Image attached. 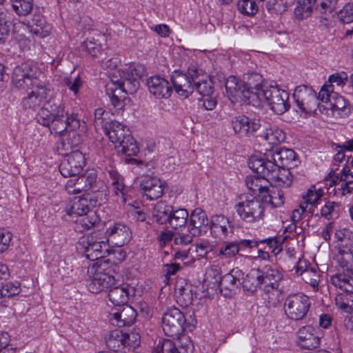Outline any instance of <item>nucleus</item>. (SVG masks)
I'll return each mask as SVG.
<instances>
[{
  "label": "nucleus",
  "instance_id": "obj_64",
  "mask_svg": "<svg viewBox=\"0 0 353 353\" xmlns=\"http://www.w3.org/2000/svg\"><path fill=\"white\" fill-rule=\"evenodd\" d=\"M339 14L343 23L353 22V2L346 3L340 10Z\"/></svg>",
  "mask_w": 353,
  "mask_h": 353
},
{
  "label": "nucleus",
  "instance_id": "obj_56",
  "mask_svg": "<svg viewBox=\"0 0 353 353\" xmlns=\"http://www.w3.org/2000/svg\"><path fill=\"white\" fill-rule=\"evenodd\" d=\"M125 340L123 341L124 347H127L129 350H135L140 345V335L138 332H132L130 333H123Z\"/></svg>",
  "mask_w": 353,
  "mask_h": 353
},
{
  "label": "nucleus",
  "instance_id": "obj_7",
  "mask_svg": "<svg viewBox=\"0 0 353 353\" xmlns=\"http://www.w3.org/2000/svg\"><path fill=\"white\" fill-rule=\"evenodd\" d=\"M311 306L310 299L303 293L291 294L285 300V313L289 319L302 321L305 319Z\"/></svg>",
  "mask_w": 353,
  "mask_h": 353
},
{
  "label": "nucleus",
  "instance_id": "obj_48",
  "mask_svg": "<svg viewBox=\"0 0 353 353\" xmlns=\"http://www.w3.org/2000/svg\"><path fill=\"white\" fill-rule=\"evenodd\" d=\"M70 211L68 213L70 215L87 216L88 212V201L87 198L84 197V195L75 198Z\"/></svg>",
  "mask_w": 353,
  "mask_h": 353
},
{
  "label": "nucleus",
  "instance_id": "obj_60",
  "mask_svg": "<svg viewBox=\"0 0 353 353\" xmlns=\"http://www.w3.org/2000/svg\"><path fill=\"white\" fill-rule=\"evenodd\" d=\"M333 93H336V92H334V85L325 83L320 90L319 95L317 96L319 102L320 101L325 103L329 102L330 104L332 101L331 95H332Z\"/></svg>",
  "mask_w": 353,
  "mask_h": 353
},
{
  "label": "nucleus",
  "instance_id": "obj_42",
  "mask_svg": "<svg viewBox=\"0 0 353 353\" xmlns=\"http://www.w3.org/2000/svg\"><path fill=\"white\" fill-rule=\"evenodd\" d=\"M125 336L119 330H114L110 332L105 343L107 347L113 352H118L124 347L123 341Z\"/></svg>",
  "mask_w": 353,
  "mask_h": 353
},
{
  "label": "nucleus",
  "instance_id": "obj_20",
  "mask_svg": "<svg viewBox=\"0 0 353 353\" xmlns=\"http://www.w3.org/2000/svg\"><path fill=\"white\" fill-rule=\"evenodd\" d=\"M189 74L193 83L194 91L196 90L201 97L213 94L212 82L207 73L201 69L192 66L189 68Z\"/></svg>",
  "mask_w": 353,
  "mask_h": 353
},
{
  "label": "nucleus",
  "instance_id": "obj_58",
  "mask_svg": "<svg viewBox=\"0 0 353 353\" xmlns=\"http://www.w3.org/2000/svg\"><path fill=\"white\" fill-rule=\"evenodd\" d=\"M19 292L20 289L17 285L8 282L0 286V298L13 296Z\"/></svg>",
  "mask_w": 353,
  "mask_h": 353
},
{
  "label": "nucleus",
  "instance_id": "obj_31",
  "mask_svg": "<svg viewBox=\"0 0 353 353\" xmlns=\"http://www.w3.org/2000/svg\"><path fill=\"white\" fill-rule=\"evenodd\" d=\"M61 106V103L59 101H48L45 106L40 108L38 111L35 117L37 121L43 126H50L54 116L56 114L57 111L59 110Z\"/></svg>",
  "mask_w": 353,
  "mask_h": 353
},
{
  "label": "nucleus",
  "instance_id": "obj_30",
  "mask_svg": "<svg viewBox=\"0 0 353 353\" xmlns=\"http://www.w3.org/2000/svg\"><path fill=\"white\" fill-rule=\"evenodd\" d=\"M249 168L256 174L255 176H272V170L274 166L272 163L270 154H267V160L264 161L258 155L252 156L248 161Z\"/></svg>",
  "mask_w": 353,
  "mask_h": 353
},
{
  "label": "nucleus",
  "instance_id": "obj_59",
  "mask_svg": "<svg viewBox=\"0 0 353 353\" xmlns=\"http://www.w3.org/2000/svg\"><path fill=\"white\" fill-rule=\"evenodd\" d=\"M174 259L183 261L185 265H190L194 261V257L190 254V248L176 250Z\"/></svg>",
  "mask_w": 353,
  "mask_h": 353
},
{
  "label": "nucleus",
  "instance_id": "obj_5",
  "mask_svg": "<svg viewBox=\"0 0 353 353\" xmlns=\"http://www.w3.org/2000/svg\"><path fill=\"white\" fill-rule=\"evenodd\" d=\"M269 86L263 85V77L258 73L246 74L243 76V101L256 108L261 107V99Z\"/></svg>",
  "mask_w": 353,
  "mask_h": 353
},
{
  "label": "nucleus",
  "instance_id": "obj_52",
  "mask_svg": "<svg viewBox=\"0 0 353 353\" xmlns=\"http://www.w3.org/2000/svg\"><path fill=\"white\" fill-rule=\"evenodd\" d=\"M237 8L241 13L248 16L254 15L258 11V6L254 0H239Z\"/></svg>",
  "mask_w": 353,
  "mask_h": 353
},
{
  "label": "nucleus",
  "instance_id": "obj_36",
  "mask_svg": "<svg viewBox=\"0 0 353 353\" xmlns=\"http://www.w3.org/2000/svg\"><path fill=\"white\" fill-rule=\"evenodd\" d=\"M262 137L270 145H278L284 141L285 134L275 125L268 124L263 132Z\"/></svg>",
  "mask_w": 353,
  "mask_h": 353
},
{
  "label": "nucleus",
  "instance_id": "obj_57",
  "mask_svg": "<svg viewBox=\"0 0 353 353\" xmlns=\"http://www.w3.org/2000/svg\"><path fill=\"white\" fill-rule=\"evenodd\" d=\"M246 185L248 188L253 192H259L262 196L265 194L267 189L268 188L266 185L259 184V182H261V179L267 180V178H247Z\"/></svg>",
  "mask_w": 353,
  "mask_h": 353
},
{
  "label": "nucleus",
  "instance_id": "obj_43",
  "mask_svg": "<svg viewBox=\"0 0 353 353\" xmlns=\"http://www.w3.org/2000/svg\"><path fill=\"white\" fill-rule=\"evenodd\" d=\"M326 179H332L330 181V188L334 186V194H340L343 196L351 193L353 190V181H346V178H325Z\"/></svg>",
  "mask_w": 353,
  "mask_h": 353
},
{
  "label": "nucleus",
  "instance_id": "obj_38",
  "mask_svg": "<svg viewBox=\"0 0 353 353\" xmlns=\"http://www.w3.org/2000/svg\"><path fill=\"white\" fill-rule=\"evenodd\" d=\"M331 283L344 292L353 290V276L351 274L338 273L332 275L330 278Z\"/></svg>",
  "mask_w": 353,
  "mask_h": 353
},
{
  "label": "nucleus",
  "instance_id": "obj_37",
  "mask_svg": "<svg viewBox=\"0 0 353 353\" xmlns=\"http://www.w3.org/2000/svg\"><path fill=\"white\" fill-rule=\"evenodd\" d=\"M172 210V205H167L164 202L157 203L153 214L155 221L161 225L168 223Z\"/></svg>",
  "mask_w": 353,
  "mask_h": 353
},
{
  "label": "nucleus",
  "instance_id": "obj_53",
  "mask_svg": "<svg viewBox=\"0 0 353 353\" xmlns=\"http://www.w3.org/2000/svg\"><path fill=\"white\" fill-rule=\"evenodd\" d=\"M323 192L322 190L319 189L316 190L314 185H312L310 188L307 189L305 194H304L302 197L304 200V203L305 205H315L317 201L321 199L323 196ZM307 207V205H305Z\"/></svg>",
  "mask_w": 353,
  "mask_h": 353
},
{
  "label": "nucleus",
  "instance_id": "obj_55",
  "mask_svg": "<svg viewBox=\"0 0 353 353\" xmlns=\"http://www.w3.org/2000/svg\"><path fill=\"white\" fill-rule=\"evenodd\" d=\"M150 179L154 180V186L152 190H150V192L146 193V197L152 201L161 197L163 194L165 182L161 180L160 178H150Z\"/></svg>",
  "mask_w": 353,
  "mask_h": 353
},
{
  "label": "nucleus",
  "instance_id": "obj_61",
  "mask_svg": "<svg viewBox=\"0 0 353 353\" xmlns=\"http://www.w3.org/2000/svg\"><path fill=\"white\" fill-rule=\"evenodd\" d=\"M176 301L183 307H187L193 301V294L192 292V286H187L186 292H183L176 295Z\"/></svg>",
  "mask_w": 353,
  "mask_h": 353
},
{
  "label": "nucleus",
  "instance_id": "obj_18",
  "mask_svg": "<svg viewBox=\"0 0 353 353\" xmlns=\"http://www.w3.org/2000/svg\"><path fill=\"white\" fill-rule=\"evenodd\" d=\"M321 337L316 327L304 325L296 332V344L302 349L312 350L320 345Z\"/></svg>",
  "mask_w": 353,
  "mask_h": 353
},
{
  "label": "nucleus",
  "instance_id": "obj_35",
  "mask_svg": "<svg viewBox=\"0 0 353 353\" xmlns=\"http://www.w3.org/2000/svg\"><path fill=\"white\" fill-rule=\"evenodd\" d=\"M331 97L332 101L329 105L334 114L345 117L350 113V107L343 97L333 93Z\"/></svg>",
  "mask_w": 353,
  "mask_h": 353
},
{
  "label": "nucleus",
  "instance_id": "obj_49",
  "mask_svg": "<svg viewBox=\"0 0 353 353\" xmlns=\"http://www.w3.org/2000/svg\"><path fill=\"white\" fill-rule=\"evenodd\" d=\"M249 122V117L240 114L234 117L231 120V125L234 132L240 137H245L248 128H245V124Z\"/></svg>",
  "mask_w": 353,
  "mask_h": 353
},
{
  "label": "nucleus",
  "instance_id": "obj_44",
  "mask_svg": "<svg viewBox=\"0 0 353 353\" xmlns=\"http://www.w3.org/2000/svg\"><path fill=\"white\" fill-rule=\"evenodd\" d=\"M226 92L230 97H242L243 99V81L234 76H230L225 83Z\"/></svg>",
  "mask_w": 353,
  "mask_h": 353
},
{
  "label": "nucleus",
  "instance_id": "obj_46",
  "mask_svg": "<svg viewBox=\"0 0 353 353\" xmlns=\"http://www.w3.org/2000/svg\"><path fill=\"white\" fill-rule=\"evenodd\" d=\"M12 10L19 16H27L33 9V0H10Z\"/></svg>",
  "mask_w": 353,
  "mask_h": 353
},
{
  "label": "nucleus",
  "instance_id": "obj_28",
  "mask_svg": "<svg viewBox=\"0 0 353 353\" xmlns=\"http://www.w3.org/2000/svg\"><path fill=\"white\" fill-rule=\"evenodd\" d=\"M112 142L117 144L130 135L129 130L123 124L117 121H110L105 122V125L101 130Z\"/></svg>",
  "mask_w": 353,
  "mask_h": 353
},
{
  "label": "nucleus",
  "instance_id": "obj_39",
  "mask_svg": "<svg viewBox=\"0 0 353 353\" xmlns=\"http://www.w3.org/2000/svg\"><path fill=\"white\" fill-rule=\"evenodd\" d=\"M188 216L189 214L186 209L173 208L168 223L174 230L184 228L188 223Z\"/></svg>",
  "mask_w": 353,
  "mask_h": 353
},
{
  "label": "nucleus",
  "instance_id": "obj_41",
  "mask_svg": "<svg viewBox=\"0 0 353 353\" xmlns=\"http://www.w3.org/2000/svg\"><path fill=\"white\" fill-rule=\"evenodd\" d=\"M334 261L336 264L343 271L353 276V255L338 250V253L334 256Z\"/></svg>",
  "mask_w": 353,
  "mask_h": 353
},
{
  "label": "nucleus",
  "instance_id": "obj_1",
  "mask_svg": "<svg viewBox=\"0 0 353 353\" xmlns=\"http://www.w3.org/2000/svg\"><path fill=\"white\" fill-rule=\"evenodd\" d=\"M108 241L105 232V222L101 221L97 211L90 210V261H94L92 268L107 266L104 259L109 253Z\"/></svg>",
  "mask_w": 353,
  "mask_h": 353
},
{
  "label": "nucleus",
  "instance_id": "obj_12",
  "mask_svg": "<svg viewBox=\"0 0 353 353\" xmlns=\"http://www.w3.org/2000/svg\"><path fill=\"white\" fill-rule=\"evenodd\" d=\"M293 98L296 107L301 112L316 110V107L319 106L316 92L312 88L304 85L296 87Z\"/></svg>",
  "mask_w": 353,
  "mask_h": 353
},
{
  "label": "nucleus",
  "instance_id": "obj_19",
  "mask_svg": "<svg viewBox=\"0 0 353 353\" xmlns=\"http://www.w3.org/2000/svg\"><path fill=\"white\" fill-rule=\"evenodd\" d=\"M135 294L134 287L126 284L120 283L117 281V284L112 285L108 290V299L114 305L119 306L128 304L130 297Z\"/></svg>",
  "mask_w": 353,
  "mask_h": 353
},
{
  "label": "nucleus",
  "instance_id": "obj_51",
  "mask_svg": "<svg viewBox=\"0 0 353 353\" xmlns=\"http://www.w3.org/2000/svg\"><path fill=\"white\" fill-rule=\"evenodd\" d=\"M296 7L294 8V14L299 19H303L309 17L312 11L311 1L296 0Z\"/></svg>",
  "mask_w": 353,
  "mask_h": 353
},
{
  "label": "nucleus",
  "instance_id": "obj_10",
  "mask_svg": "<svg viewBox=\"0 0 353 353\" xmlns=\"http://www.w3.org/2000/svg\"><path fill=\"white\" fill-rule=\"evenodd\" d=\"M270 159L274 166L272 170V176H278L277 170H287L291 176L293 173L291 170L296 167L299 163L296 154L294 150L285 148L272 150L269 152Z\"/></svg>",
  "mask_w": 353,
  "mask_h": 353
},
{
  "label": "nucleus",
  "instance_id": "obj_32",
  "mask_svg": "<svg viewBox=\"0 0 353 353\" xmlns=\"http://www.w3.org/2000/svg\"><path fill=\"white\" fill-rule=\"evenodd\" d=\"M259 268L252 269L245 276H243L241 284L243 289L249 295H252L257 289L262 290L261 277L259 276Z\"/></svg>",
  "mask_w": 353,
  "mask_h": 353
},
{
  "label": "nucleus",
  "instance_id": "obj_15",
  "mask_svg": "<svg viewBox=\"0 0 353 353\" xmlns=\"http://www.w3.org/2000/svg\"><path fill=\"white\" fill-rule=\"evenodd\" d=\"M194 345L188 337L179 338L178 345L170 339H162L152 353H193Z\"/></svg>",
  "mask_w": 353,
  "mask_h": 353
},
{
  "label": "nucleus",
  "instance_id": "obj_17",
  "mask_svg": "<svg viewBox=\"0 0 353 353\" xmlns=\"http://www.w3.org/2000/svg\"><path fill=\"white\" fill-rule=\"evenodd\" d=\"M105 267H96L94 269L92 268L93 275L90 279V292L97 294L109 290L112 285L117 284V280L114 276L104 272Z\"/></svg>",
  "mask_w": 353,
  "mask_h": 353
},
{
  "label": "nucleus",
  "instance_id": "obj_29",
  "mask_svg": "<svg viewBox=\"0 0 353 353\" xmlns=\"http://www.w3.org/2000/svg\"><path fill=\"white\" fill-rule=\"evenodd\" d=\"M209 223L206 213L201 208H196L190 214L189 231L194 235H201L207 232Z\"/></svg>",
  "mask_w": 353,
  "mask_h": 353
},
{
  "label": "nucleus",
  "instance_id": "obj_23",
  "mask_svg": "<svg viewBox=\"0 0 353 353\" xmlns=\"http://www.w3.org/2000/svg\"><path fill=\"white\" fill-rule=\"evenodd\" d=\"M259 276L262 285V290L268 293L279 288V282L283 279V274L276 268L265 266L259 269Z\"/></svg>",
  "mask_w": 353,
  "mask_h": 353
},
{
  "label": "nucleus",
  "instance_id": "obj_4",
  "mask_svg": "<svg viewBox=\"0 0 353 353\" xmlns=\"http://www.w3.org/2000/svg\"><path fill=\"white\" fill-rule=\"evenodd\" d=\"M39 73V69L33 61H25L14 68L12 83L16 88L22 90H28L30 87L45 83L38 78Z\"/></svg>",
  "mask_w": 353,
  "mask_h": 353
},
{
  "label": "nucleus",
  "instance_id": "obj_6",
  "mask_svg": "<svg viewBox=\"0 0 353 353\" xmlns=\"http://www.w3.org/2000/svg\"><path fill=\"white\" fill-rule=\"evenodd\" d=\"M240 218L246 223H254L263 219L265 206L263 201L252 195L245 196V199L235 205Z\"/></svg>",
  "mask_w": 353,
  "mask_h": 353
},
{
  "label": "nucleus",
  "instance_id": "obj_34",
  "mask_svg": "<svg viewBox=\"0 0 353 353\" xmlns=\"http://www.w3.org/2000/svg\"><path fill=\"white\" fill-rule=\"evenodd\" d=\"M29 28L32 34L40 38L48 37L52 30L51 25L47 23L46 18L40 14L34 15Z\"/></svg>",
  "mask_w": 353,
  "mask_h": 353
},
{
  "label": "nucleus",
  "instance_id": "obj_62",
  "mask_svg": "<svg viewBox=\"0 0 353 353\" xmlns=\"http://www.w3.org/2000/svg\"><path fill=\"white\" fill-rule=\"evenodd\" d=\"M239 248V256H242L243 252H246L253 248H257L259 245V241L256 239H241L236 241Z\"/></svg>",
  "mask_w": 353,
  "mask_h": 353
},
{
  "label": "nucleus",
  "instance_id": "obj_45",
  "mask_svg": "<svg viewBox=\"0 0 353 353\" xmlns=\"http://www.w3.org/2000/svg\"><path fill=\"white\" fill-rule=\"evenodd\" d=\"M353 301V290L351 292H343L338 294L335 297V304L343 312L347 313L352 312V303Z\"/></svg>",
  "mask_w": 353,
  "mask_h": 353
},
{
  "label": "nucleus",
  "instance_id": "obj_3",
  "mask_svg": "<svg viewBox=\"0 0 353 353\" xmlns=\"http://www.w3.org/2000/svg\"><path fill=\"white\" fill-rule=\"evenodd\" d=\"M244 272L239 268L232 269L223 276L220 274L218 268H211L208 272V277L214 279V286L219 288L220 292L225 297H231L236 294L243 279Z\"/></svg>",
  "mask_w": 353,
  "mask_h": 353
},
{
  "label": "nucleus",
  "instance_id": "obj_40",
  "mask_svg": "<svg viewBox=\"0 0 353 353\" xmlns=\"http://www.w3.org/2000/svg\"><path fill=\"white\" fill-rule=\"evenodd\" d=\"M239 255V248L237 242L223 241L219 248L217 256L220 259H231Z\"/></svg>",
  "mask_w": 353,
  "mask_h": 353
},
{
  "label": "nucleus",
  "instance_id": "obj_22",
  "mask_svg": "<svg viewBox=\"0 0 353 353\" xmlns=\"http://www.w3.org/2000/svg\"><path fill=\"white\" fill-rule=\"evenodd\" d=\"M211 234L215 238H227L234 233V225L222 214L213 215L210 221Z\"/></svg>",
  "mask_w": 353,
  "mask_h": 353
},
{
  "label": "nucleus",
  "instance_id": "obj_63",
  "mask_svg": "<svg viewBox=\"0 0 353 353\" xmlns=\"http://www.w3.org/2000/svg\"><path fill=\"white\" fill-rule=\"evenodd\" d=\"M199 103L205 110H212L216 107L217 101L213 93L201 97L199 99Z\"/></svg>",
  "mask_w": 353,
  "mask_h": 353
},
{
  "label": "nucleus",
  "instance_id": "obj_21",
  "mask_svg": "<svg viewBox=\"0 0 353 353\" xmlns=\"http://www.w3.org/2000/svg\"><path fill=\"white\" fill-rule=\"evenodd\" d=\"M31 91L23 97L21 104L25 109H34L48 97L50 88L46 83L29 88Z\"/></svg>",
  "mask_w": 353,
  "mask_h": 353
},
{
  "label": "nucleus",
  "instance_id": "obj_26",
  "mask_svg": "<svg viewBox=\"0 0 353 353\" xmlns=\"http://www.w3.org/2000/svg\"><path fill=\"white\" fill-rule=\"evenodd\" d=\"M150 92L157 98H168L172 93L169 82L160 76H152L147 80Z\"/></svg>",
  "mask_w": 353,
  "mask_h": 353
},
{
  "label": "nucleus",
  "instance_id": "obj_2",
  "mask_svg": "<svg viewBox=\"0 0 353 353\" xmlns=\"http://www.w3.org/2000/svg\"><path fill=\"white\" fill-rule=\"evenodd\" d=\"M197 321L190 316L186 319L183 313L176 307L167 310L162 317V327L165 335L178 338L183 332H192L196 326Z\"/></svg>",
  "mask_w": 353,
  "mask_h": 353
},
{
  "label": "nucleus",
  "instance_id": "obj_14",
  "mask_svg": "<svg viewBox=\"0 0 353 353\" xmlns=\"http://www.w3.org/2000/svg\"><path fill=\"white\" fill-rule=\"evenodd\" d=\"M79 125V121L76 116L72 115L68 117L65 112L63 107L61 106L59 110L57 111L56 114L48 126L50 133L57 134L61 137H63L67 133L68 128H75Z\"/></svg>",
  "mask_w": 353,
  "mask_h": 353
},
{
  "label": "nucleus",
  "instance_id": "obj_25",
  "mask_svg": "<svg viewBox=\"0 0 353 353\" xmlns=\"http://www.w3.org/2000/svg\"><path fill=\"white\" fill-rule=\"evenodd\" d=\"M121 307H122L121 310L111 314V323L119 327L131 326L137 319V313L136 310L128 304Z\"/></svg>",
  "mask_w": 353,
  "mask_h": 353
},
{
  "label": "nucleus",
  "instance_id": "obj_16",
  "mask_svg": "<svg viewBox=\"0 0 353 353\" xmlns=\"http://www.w3.org/2000/svg\"><path fill=\"white\" fill-rule=\"evenodd\" d=\"M105 232L108 243L119 248L127 244L132 236L130 227L122 223H114Z\"/></svg>",
  "mask_w": 353,
  "mask_h": 353
},
{
  "label": "nucleus",
  "instance_id": "obj_24",
  "mask_svg": "<svg viewBox=\"0 0 353 353\" xmlns=\"http://www.w3.org/2000/svg\"><path fill=\"white\" fill-rule=\"evenodd\" d=\"M171 79L176 92L180 96L187 98L193 93L194 87L189 74V69L188 70V74L174 71Z\"/></svg>",
  "mask_w": 353,
  "mask_h": 353
},
{
  "label": "nucleus",
  "instance_id": "obj_8",
  "mask_svg": "<svg viewBox=\"0 0 353 353\" xmlns=\"http://www.w3.org/2000/svg\"><path fill=\"white\" fill-rule=\"evenodd\" d=\"M121 86L117 83H107L105 89L108 94L112 105L118 109H121L123 107V102L121 99V94H134L139 87V81H137V75L136 74H131L125 81L121 82Z\"/></svg>",
  "mask_w": 353,
  "mask_h": 353
},
{
  "label": "nucleus",
  "instance_id": "obj_27",
  "mask_svg": "<svg viewBox=\"0 0 353 353\" xmlns=\"http://www.w3.org/2000/svg\"><path fill=\"white\" fill-rule=\"evenodd\" d=\"M57 151L62 156H69L68 162L72 163V161H77L74 164L76 168L85 165V159L83 154L77 149H75L63 137L57 145Z\"/></svg>",
  "mask_w": 353,
  "mask_h": 353
},
{
  "label": "nucleus",
  "instance_id": "obj_33",
  "mask_svg": "<svg viewBox=\"0 0 353 353\" xmlns=\"http://www.w3.org/2000/svg\"><path fill=\"white\" fill-rule=\"evenodd\" d=\"M334 237L338 243V250L353 255V232L350 229L343 228L335 232Z\"/></svg>",
  "mask_w": 353,
  "mask_h": 353
},
{
  "label": "nucleus",
  "instance_id": "obj_9",
  "mask_svg": "<svg viewBox=\"0 0 353 353\" xmlns=\"http://www.w3.org/2000/svg\"><path fill=\"white\" fill-rule=\"evenodd\" d=\"M261 99V106L267 103L274 112L283 114L290 108L289 93L278 86L270 85L265 90Z\"/></svg>",
  "mask_w": 353,
  "mask_h": 353
},
{
  "label": "nucleus",
  "instance_id": "obj_50",
  "mask_svg": "<svg viewBox=\"0 0 353 353\" xmlns=\"http://www.w3.org/2000/svg\"><path fill=\"white\" fill-rule=\"evenodd\" d=\"M280 239L281 238H278L276 236H273L259 241V244L263 243L266 245L264 249L268 248V250H272L274 255L276 256L283 250V241H281ZM282 241H283V239Z\"/></svg>",
  "mask_w": 353,
  "mask_h": 353
},
{
  "label": "nucleus",
  "instance_id": "obj_11",
  "mask_svg": "<svg viewBox=\"0 0 353 353\" xmlns=\"http://www.w3.org/2000/svg\"><path fill=\"white\" fill-rule=\"evenodd\" d=\"M121 61L117 57H112L105 61L101 62V66L104 70H107L106 75L110 79L108 83H117L121 86V82L125 81L131 74L137 75V81L139 80L141 74L133 65L125 66L123 69H118L117 66Z\"/></svg>",
  "mask_w": 353,
  "mask_h": 353
},
{
  "label": "nucleus",
  "instance_id": "obj_54",
  "mask_svg": "<svg viewBox=\"0 0 353 353\" xmlns=\"http://www.w3.org/2000/svg\"><path fill=\"white\" fill-rule=\"evenodd\" d=\"M339 205L333 201H327L321 208V214L327 220L337 218L339 216L338 208Z\"/></svg>",
  "mask_w": 353,
  "mask_h": 353
},
{
  "label": "nucleus",
  "instance_id": "obj_47",
  "mask_svg": "<svg viewBox=\"0 0 353 353\" xmlns=\"http://www.w3.org/2000/svg\"><path fill=\"white\" fill-rule=\"evenodd\" d=\"M118 144L119 147L121 148V152L128 157L136 156L139 151L137 144L131 134L122 139Z\"/></svg>",
  "mask_w": 353,
  "mask_h": 353
},
{
  "label": "nucleus",
  "instance_id": "obj_13",
  "mask_svg": "<svg viewBox=\"0 0 353 353\" xmlns=\"http://www.w3.org/2000/svg\"><path fill=\"white\" fill-rule=\"evenodd\" d=\"M292 178H270L267 180L272 186V189L268 188L265 194L263 195L264 203H268L273 208L281 207L284 203L283 193L281 190L275 189V188H289L292 183Z\"/></svg>",
  "mask_w": 353,
  "mask_h": 353
}]
</instances>
